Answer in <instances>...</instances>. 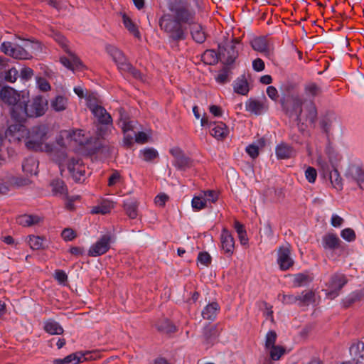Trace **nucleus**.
I'll use <instances>...</instances> for the list:
<instances>
[{"label":"nucleus","instance_id":"2f4dec72","mask_svg":"<svg viewBox=\"0 0 364 364\" xmlns=\"http://www.w3.org/2000/svg\"><path fill=\"white\" fill-rule=\"evenodd\" d=\"M220 58L219 53H217L214 50H206L201 55V60L207 65H215Z\"/></svg>","mask_w":364,"mask_h":364},{"label":"nucleus","instance_id":"6e6d98bb","mask_svg":"<svg viewBox=\"0 0 364 364\" xmlns=\"http://www.w3.org/2000/svg\"><path fill=\"white\" fill-rule=\"evenodd\" d=\"M121 71L129 73L136 79L141 78V73L140 71L133 67L130 63H128Z\"/></svg>","mask_w":364,"mask_h":364},{"label":"nucleus","instance_id":"09e8293b","mask_svg":"<svg viewBox=\"0 0 364 364\" xmlns=\"http://www.w3.org/2000/svg\"><path fill=\"white\" fill-rule=\"evenodd\" d=\"M269 349L270 358L274 360H278L282 355L285 353V349L282 346H275Z\"/></svg>","mask_w":364,"mask_h":364},{"label":"nucleus","instance_id":"20e7f679","mask_svg":"<svg viewBox=\"0 0 364 364\" xmlns=\"http://www.w3.org/2000/svg\"><path fill=\"white\" fill-rule=\"evenodd\" d=\"M33 48V43L29 41L24 43L23 47L15 45L9 41H4L1 45V51L7 55L19 60H28L32 58L30 50Z\"/></svg>","mask_w":364,"mask_h":364},{"label":"nucleus","instance_id":"393cba45","mask_svg":"<svg viewBox=\"0 0 364 364\" xmlns=\"http://www.w3.org/2000/svg\"><path fill=\"white\" fill-rule=\"evenodd\" d=\"M220 310V306L217 302L208 304L202 311V316L204 319L214 321Z\"/></svg>","mask_w":364,"mask_h":364},{"label":"nucleus","instance_id":"7ed1b4c3","mask_svg":"<svg viewBox=\"0 0 364 364\" xmlns=\"http://www.w3.org/2000/svg\"><path fill=\"white\" fill-rule=\"evenodd\" d=\"M48 128L45 124L37 125L31 130H26L25 145L29 150L53 153V159L59 164L60 169L63 171L62 163L66 159L67 154L65 149L53 152L52 145L45 143L48 139Z\"/></svg>","mask_w":364,"mask_h":364},{"label":"nucleus","instance_id":"680f3d73","mask_svg":"<svg viewBox=\"0 0 364 364\" xmlns=\"http://www.w3.org/2000/svg\"><path fill=\"white\" fill-rule=\"evenodd\" d=\"M198 261L204 266H208L211 262V257L207 252H202L198 254Z\"/></svg>","mask_w":364,"mask_h":364},{"label":"nucleus","instance_id":"aec40b11","mask_svg":"<svg viewBox=\"0 0 364 364\" xmlns=\"http://www.w3.org/2000/svg\"><path fill=\"white\" fill-rule=\"evenodd\" d=\"M321 92V88L315 82H307L304 86V95L302 99L312 100L318 96Z\"/></svg>","mask_w":364,"mask_h":364},{"label":"nucleus","instance_id":"9b49d317","mask_svg":"<svg viewBox=\"0 0 364 364\" xmlns=\"http://www.w3.org/2000/svg\"><path fill=\"white\" fill-rule=\"evenodd\" d=\"M28 104L25 100L20 99L18 102L11 105V116L16 122H21L28 117Z\"/></svg>","mask_w":364,"mask_h":364},{"label":"nucleus","instance_id":"c756f323","mask_svg":"<svg viewBox=\"0 0 364 364\" xmlns=\"http://www.w3.org/2000/svg\"><path fill=\"white\" fill-rule=\"evenodd\" d=\"M219 336L217 326H206L203 331V336L207 344L211 343Z\"/></svg>","mask_w":364,"mask_h":364},{"label":"nucleus","instance_id":"c9c22d12","mask_svg":"<svg viewBox=\"0 0 364 364\" xmlns=\"http://www.w3.org/2000/svg\"><path fill=\"white\" fill-rule=\"evenodd\" d=\"M39 221V217L32 215H23L17 218L18 223L24 227H29L37 224Z\"/></svg>","mask_w":364,"mask_h":364},{"label":"nucleus","instance_id":"f03ea898","mask_svg":"<svg viewBox=\"0 0 364 364\" xmlns=\"http://www.w3.org/2000/svg\"><path fill=\"white\" fill-rule=\"evenodd\" d=\"M282 106L286 115L295 117L299 129L304 132L308 123L313 127L317 121L318 112L312 100L302 99L300 95H290L282 101Z\"/></svg>","mask_w":364,"mask_h":364},{"label":"nucleus","instance_id":"dca6fc26","mask_svg":"<svg viewBox=\"0 0 364 364\" xmlns=\"http://www.w3.org/2000/svg\"><path fill=\"white\" fill-rule=\"evenodd\" d=\"M0 98L5 103L12 105L18 102L21 99L20 95L10 87L0 85Z\"/></svg>","mask_w":364,"mask_h":364},{"label":"nucleus","instance_id":"1a4fd4ad","mask_svg":"<svg viewBox=\"0 0 364 364\" xmlns=\"http://www.w3.org/2000/svg\"><path fill=\"white\" fill-rule=\"evenodd\" d=\"M277 263L279 268L286 271L294 265V260L291 257L290 245L289 244L283 245L278 249Z\"/></svg>","mask_w":364,"mask_h":364},{"label":"nucleus","instance_id":"4c0bfd02","mask_svg":"<svg viewBox=\"0 0 364 364\" xmlns=\"http://www.w3.org/2000/svg\"><path fill=\"white\" fill-rule=\"evenodd\" d=\"M50 186L55 195L65 196L67 194L66 186L62 180L55 179L51 182Z\"/></svg>","mask_w":364,"mask_h":364},{"label":"nucleus","instance_id":"f257e3e1","mask_svg":"<svg viewBox=\"0 0 364 364\" xmlns=\"http://www.w3.org/2000/svg\"><path fill=\"white\" fill-rule=\"evenodd\" d=\"M170 13L159 19L160 28L173 42L184 41L187 36L184 25L191 24L196 19V12L186 0H173L168 4Z\"/></svg>","mask_w":364,"mask_h":364},{"label":"nucleus","instance_id":"423d86ee","mask_svg":"<svg viewBox=\"0 0 364 364\" xmlns=\"http://www.w3.org/2000/svg\"><path fill=\"white\" fill-rule=\"evenodd\" d=\"M113 240V237L110 233L102 235L90 246L87 253L88 256L95 257L105 254L110 249Z\"/></svg>","mask_w":364,"mask_h":364},{"label":"nucleus","instance_id":"79ce46f5","mask_svg":"<svg viewBox=\"0 0 364 364\" xmlns=\"http://www.w3.org/2000/svg\"><path fill=\"white\" fill-rule=\"evenodd\" d=\"M123 23L124 26L128 29V31L132 33L135 37L139 38L140 36V33L136 28V25L133 23L132 19L127 16L126 14L122 16Z\"/></svg>","mask_w":364,"mask_h":364},{"label":"nucleus","instance_id":"37998d69","mask_svg":"<svg viewBox=\"0 0 364 364\" xmlns=\"http://www.w3.org/2000/svg\"><path fill=\"white\" fill-rule=\"evenodd\" d=\"M67 99L63 96H57L52 102L51 107L57 112H60L66 109Z\"/></svg>","mask_w":364,"mask_h":364},{"label":"nucleus","instance_id":"f8f14e48","mask_svg":"<svg viewBox=\"0 0 364 364\" xmlns=\"http://www.w3.org/2000/svg\"><path fill=\"white\" fill-rule=\"evenodd\" d=\"M90 110L99 124L103 125L112 124V116L102 105L94 106L90 105Z\"/></svg>","mask_w":364,"mask_h":364},{"label":"nucleus","instance_id":"f704fd0d","mask_svg":"<svg viewBox=\"0 0 364 364\" xmlns=\"http://www.w3.org/2000/svg\"><path fill=\"white\" fill-rule=\"evenodd\" d=\"M124 208L127 215L131 219H134L137 217L138 203L136 200L129 199L124 202Z\"/></svg>","mask_w":364,"mask_h":364},{"label":"nucleus","instance_id":"2eb2a0df","mask_svg":"<svg viewBox=\"0 0 364 364\" xmlns=\"http://www.w3.org/2000/svg\"><path fill=\"white\" fill-rule=\"evenodd\" d=\"M221 247L224 252L230 257L235 250V240L232 235L226 229H223L220 235Z\"/></svg>","mask_w":364,"mask_h":364},{"label":"nucleus","instance_id":"6ab92c4d","mask_svg":"<svg viewBox=\"0 0 364 364\" xmlns=\"http://www.w3.org/2000/svg\"><path fill=\"white\" fill-rule=\"evenodd\" d=\"M190 26L191 34L193 39L198 43H203L207 38L206 32L202 25L195 23V21Z\"/></svg>","mask_w":364,"mask_h":364},{"label":"nucleus","instance_id":"58836bf2","mask_svg":"<svg viewBox=\"0 0 364 364\" xmlns=\"http://www.w3.org/2000/svg\"><path fill=\"white\" fill-rule=\"evenodd\" d=\"M120 118L119 124L123 131L124 133H129V132H132L134 129V122L130 121L126 117H124L122 110L119 109Z\"/></svg>","mask_w":364,"mask_h":364},{"label":"nucleus","instance_id":"412c9836","mask_svg":"<svg viewBox=\"0 0 364 364\" xmlns=\"http://www.w3.org/2000/svg\"><path fill=\"white\" fill-rule=\"evenodd\" d=\"M4 181L9 184L10 189L25 186L31 183L30 180L27 178L15 177L11 173H6L4 176Z\"/></svg>","mask_w":364,"mask_h":364},{"label":"nucleus","instance_id":"a19ab883","mask_svg":"<svg viewBox=\"0 0 364 364\" xmlns=\"http://www.w3.org/2000/svg\"><path fill=\"white\" fill-rule=\"evenodd\" d=\"M234 90L238 94L246 95L249 92L247 81L245 79H237L235 82Z\"/></svg>","mask_w":364,"mask_h":364},{"label":"nucleus","instance_id":"39448f33","mask_svg":"<svg viewBox=\"0 0 364 364\" xmlns=\"http://www.w3.org/2000/svg\"><path fill=\"white\" fill-rule=\"evenodd\" d=\"M240 40L233 38L230 41L226 40L223 45L218 46L220 59L226 65H231L238 56Z\"/></svg>","mask_w":364,"mask_h":364},{"label":"nucleus","instance_id":"6e6552de","mask_svg":"<svg viewBox=\"0 0 364 364\" xmlns=\"http://www.w3.org/2000/svg\"><path fill=\"white\" fill-rule=\"evenodd\" d=\"M347 283V279L344 274H335L331 277L328 282V287L329 291L327 293V296L330 299H333L339 294L340 290Z\"/></svg>","mask_w":364,"mask_h":364},{"label":"nucleus","instance_id":"13d9d810","mask_svg":"<svg viewBox=\"0 0 364 364\" xmlns=\"http://www.w3.org/2000/svg\"><path fill=\"white\" fill-rule=\"evenodd\" d=\"M341 236L348 242L353 241L355 239V233L351 228H346L341 232Z\"/></svg>","mask_w":364,"mask_h":364},{"label":"nucleus","instance_id":"e2e57ef3","mask_svg":"<svg viewBox=\"0 0 364 364\" xmlns=\"http://www.w3.org/2000/svg\"><path fill=\"white\" fill-rule=\"evenodd\" d=\"M36 82L41 91L46 92L50 90V85L46 79L41 77H36Z\"/></svg>","mask_w":364,"mask_h":364},{"label":"nucleus","instance_id":"ddd939ff","mask_svg":"<svg viewBox=\"0 0 364 364\" xmlns=\"http://www.w3.org/2000/svg\"><path fill=\"white\" fill-rule=\"evenodd\" d=\"M106 50L120 70L129 63L124 53L115 46L108 45L106 46Z\"/></svg>","mask_w":364,"mask_h":364},{"label":"nucleus","instance_id":"c03bdc74","mask_svg":"<svg viewBox=\"0 0 364 364\" xmlns=\"http://www.w3.org/2000/svg\"><path fill=\"white\" fill-rule=\"evenodd\" d=\"M140 154L145 161H152L159 157L158 151L154 148H146L140 151Z\"/></svg>","mask_w":364,"mask_h":364},{"label":"nucleus","instance_id":"4d7b16f0","mask_svg":"<svg viewBox=\"0 0 364 364\" xmlns=\"http://www.w3.org/2000/svg\"><path fill=\"white\" fill-rule=\"evenodd\" d=\"M305 177L309 183H314L317 177L316 170L313 167L309 166L305 171Z\"/></svg>","mask_w":364,"mask_h":364},{"label":"nucleus","instance_id":"e433bc0d","mask_svg":"<svg viewBox=\"0 0 364 364\" xmlns=\"http://www.w3.org/2000/svg\"><path fill=\"white\" fill-rule=\"evenodd\" d=\"M73 166L74 165L73 164H67L68 170L73 179L77 182L83 180V177L85 173V167L83 166L77 165V172H75V168Z\"/></svg>","mask_w":364,"mask_h":364},{"label":"nucleus","instance_id":"a18cd8bd","mask_svg":"<svg viewBox=\"0 0 364 364\" xmlns=\"http://www.w3.org/2000/svg\"><path fill=\"white\" fill-rule=\"evenodd\" d=\"M113 208V205L109 202H105L100 205L95 206L91 210V213L93 214H102L105 215L110 212L112 208Z\"/></svg>","mask_w":364,"mask_h":364},{"label":"nucleus","instance_id":"3c124183","mask_svg":"<svg viewBox=\"0 0 364 364\" xmlns=\"http://www.w3.org/2000/svg\"><path fill=\"white\" fill-rule=\"evenodd\" d=\"M157 329L164 333H173L176 331V327L171 323L166 320L157 324Z\"/></svg>","mask_w":364,"mask_h":364},{"label":"nucleus","instance_id":"b1692460","mask_svg":"<svg viewBox=\"0 0 364 364\" xmlns=\"http://www.w3.org/2000/svg\"><path fill=\"white\" fill-rule=\"evenodd\" d=\"M340 239L333 233H328L322 237V246L325 250H335L339 247Z\"/></svg>","mask_w":364,"mask_h":364},{"label":"nucleus","instance_id":"c85d7f7f","mask_svg":"<svg viewBox=\"0 0 364 364\" xmlns=\"http://www.w3.org/2000/svg\"><path fill=\"white\" fill-rule=\"evenodd\" d=\"M245 107L247 111L254 113L257 115L261 114L266 109L263 102L251 99L246 102Z\"/></svg>","mask_w":364,"mask_h":364},{"label":"nucleus","instance_id":"cd10ccee","mask_svg":"<svg viewBox=\"0 0 364 364\" xmlns=\"http://www.w3.org/2000/svg\"><path fill=\"white\" fill-rule=\"evenodd\" d=\"M215 127L211 129L210 134L217 139H223L229 134V129L225 124L223 122H219L218 124H214Z\"/></svg>","mask_w":364,"mask_h":364},{"label":"nucleus","instance_id":"5fc2aeb1","mask_svg":"<svg viewBox=\"0 0 364 364\" xmlns=\"http://www.w3.org/2000/svg\"><path fill=\"white\" fill-rule=\"evenodd\" d=\"M277 333L274 331H269L266 335L265 339V348L269 349L273 346H275L277 340Z\"/></svg>","mask_w":364,"mask_h":364},{"label":"nucleus","instance_id":"49530a36","mask_svg":"<svg viewBox=\"0 0 364 364\" xmlns=\"http://www.w3.org/2000/svg\"><path fill=\"white\" fill-rule=\"evenodd\" d=\"M192 208L195 210H200L206 205V200L202 195L194 196L191 201Z\"/></svg>","mask_w":364,"mask_h":364},{"label":"nucleus","instance_id":"5701e85b","mask_svg":"<svg viewBox=\"0 0 364 364\" xmlns=\"http://www.w3.org/2000/svg\"><path fill=\"white\" fill-rule=\"evenodd\" d=\"M276 155L279 159H287L295 155L294 149L285 143H281L276 147Z\"/></svg>","mask_w":364,"mask_h":364},{"label":"nucleus","instance_id":"f3484780","mask_svg":"<svg viewBox=\"0 0 364 364\" xmlns=\"http://www.w3.org/2000/svg\"><path fill=\"white\" fill-rule=\"evenodd\" d=\"M91 359H92V356L90 353H86L85 354L72 353L63 359H55L53 363L54 364H77L84 360Z\"/></svg>","mask_w":364,"mask_h":364},{"label":"nucleus","instance_id":"0eeeda50","mask_svg":"<svg viewBox=\"0 0 364 364\" xmlns=\"http://www.w3.org/2000/svg\"><path fill=\"white\" fill-rule=\"evenodd\" d=\"M47 105V101L43 97L38 95L33 97L28 104V117H38L44 114Z\"/></svg>","mask_w":364,"mask_h":364},{"label":"nucleus","instance_id":"0e129e2a","mask_svg":"<svg viewBox=\"0 0 364 364\" xmlns=\"http://www.w3.org/2000/svg\"><path fill=\"white\" fill-rule=\"evenodd\" d=\"M61 236L65 241H71L76 237V233L71 228H65L62 231Z\"/></svg>","mask_w":364,"mask_h":364},{"label":"nucleus","instance_id":"8fccbe9b","mask_svg":"<svg viewBox=\"0 0 364 364\" xmlns=\"http://www.w3.org/2000/svg\"><path fill=\"white\" fill-rule=\"evenodd\" d=\"M330 180L332 185L338 189L342 188L341 178L339 175L338 171L336 169H333L330 173Z\"/></svg>","mask_w":364,"mask_h":364},{"label":"nucleus","instance_id":"7c9ffc66","mask_svg":"<svg viewBox=\"0 0 364 364\" xmlns=\"http://www.w3.org/2000/svg\"><path fill=\"white\" fill-rule=\"evenodd\" d=\"M314 279V277L309 273H299L294 275L293 284L295 287H304L308 285Z\"/></svg>","mask_w":364,"mask_h":364},{"label":"nucleus","instance_id":"bf43d9fd","mask_svg":"<svg viewBox=\"0 0 364 364\" xmlns=\"http://www.w3.org/2000/svg\"><path fill=\"white\" fill-rule=\"evenodd\" d=\"M281 301L284 304L287 305L298 304V295L282 294Z\"/></svg>","mask_w":364,"mask_h":364},{"label":"nucleus","instance_id":"bb28decb","mask_svg":"<svg viewBox=\"0 0 364 364\" xmlns=\"http://www.w3.org/2000/svg\"><path fill=\"white\" fill-rule=\"evenodd\" d=\"M363 350L364 343L361 341L354 343L350 347V354L352 356L353 360H355V363L358 362V360H364V353H363Z\"/></svg>","mask_w":364,"mask_h":364},{"label":"nucleus","instance_id":"ea45409f","mask_svg":"<svg viewBox=\"0 0 364 364\" xmlns=\"http://www.w3.org/2000/svg\"><path fill=\"white\" fill-rule=\"evenodd\" d=\"M314 301V294L312 291H303L298 295V304L306 306Z\"/></svg>","mask_w":364,"mask_h":364},{"label":"nucleus","instance_id":"4be33fe9","mask_svg":"<svg viewBox=\"0 0 364 364\" xmlns=\"http://www.w3.org/2000/svg\"><path fill=\"white\" fill-rule=\"evenodd\" d=\"M252 48L258 52L269 55L271 51L269 48L268 42L265 37L259 36L253 38L250 42Z\"/></svg>","mask_w":364,"mask_h":364},{"label":"nucleus","instance_id":"774afa93","mask_svg":"<svg viewBox=\"0 0 364 364\" xmlns=\"http://www.w3.org/2000/svg\"><path fill=\"white\" fill-rule=\"evenodd\" d=\"M218 82L224 84L229 81L228 79V71L226 69L223 70L215 77Z\"/></svg>","mask_w":364,"mask_h":364},{"label":"nucleus","instance_id":"4468645a","mask_svg":"<svg viewBox=\"0 0 364 364\" xmlns=\"http://www.w3.org/2000/svg\"><path fill=\"white\" fill-rule=\"evenodd\" d=\"M8 61L7 58L0 56V71L4 70V78L6 82L14 83L18 77V70L14 67L6 69Z\"/></svg>","mask_w":364,"mask_h":364},{"label":"nucleus","instance_id":"a211bd4d","mask_svg":"<svg viewBox=\"0 0 364 364\" xmlns=\"http://www.w3.org/2000/svg\"><path fill=\"white\" fill-rule=\"evenodd\" d=\"M26 127L21 124L10 125L5 132L6 137H9V141H20L26 133Z\"/></svg>","mask_w":364,"mask_h":364},{"label":"nucleus","instance_id":"9d476101","mask_svg":"<svg viewBox=\"0 0 364 364\" xmlns=\"http://www.w3.org/2000/svg\"><path fill=\"white\" fill-rule=\"evenodd\" d=\"M170 153L174 157L173 164L177 168L185 170L192 166V160L186 156L180 148H172L170 149Z\"/></svg>","mask_w":364,"mask_h":364},{"label":"nucleus","instance_id":"de8ad7c7","mask_svg":"<svg viewBox=\"0 0 364 364\" xmlns=\"http://www.w3.org/2000/svg\"><path fill=\"white\" fill-rule=\"evenodd\" d=\"M352 174L361 189H364V173L359 167H355L352 170Z\"/></svg>","mask_w":364,"mask_h":364},{"label":"nucleus","instance_id":"864d4df0","mask_svg":"<svg viewBox=\"0 0 364 364\" xmlns=\"http://www.w3.org/2000/svg\"><path fill=\"white\" fill-rule=\"evenodd\" d=\"M43 240L39 236H29L28 243L31 249L40 250L43 248Z\"/></svg>","mask_w":364,"mask_h":364},{"label":"nucleus","instance_id":"603ef678","mask_svg":"<svg viewBox=\"0 0 364 364\" xmlns=\"http://www.w3.org/2000/svg\"><path fill=\"white\" fill-rule=\"evenodd\" d=\"M34 75V72L33 69L28 67H23L20 73L18 72V77H20L22 81H28L30 80Z\"/></svg>","mask_w":364,"mask_h":364},{"label":"nucleus","instance_id":"a878e982","mask_svg":"<svg viewBox=\"0 0 364 364\" xmlns=\"http://www.w3.org/2000/svg\"><path fill=\"white\" fill-rule=\"evenodd\" d=\"M38 166V161L33 157L26 158L22 164L23 171L30 175L37 174Z\"/></svg>","mask_w":364,"mask_h":364},{"label":"nucleus","instance_id":"69168bd1","mask_svg":"<svg viewBox=\"0 0 364 364\" xmlns=\"http://www.w3.org/2000/svg\"><path fill=\"white\" fill-rule=\"evenodd\" d=\"M201 195L204 197V198H205L206 202L210 201L212 203H215L218 198V193L215 191L211 190L204 191Z\"/></svg>","mask_w":364,"mask_h":364},{"label":"nucleus","instance_id":"72a5a7b5","mask_svg":"<svg viewBox=\"0 0 364 364\" xmlns=\"http://www.w3.org/2000/svg\"><path fill=\"white\" fill-rule=\"evenodd\" d=\"M44 329L47 333L52 335H61L64 331L63 327L53 320L46 321Z\"/></svg>","mask_w":364,"mask_h":364},{"label":"nucleus","instance_id":"473e14b6","mask_svg":"<svg viewBox=\"0 0 364 364\" xmlns=\"http://www.w3.org/2000/svg\"><path fill=\"white\" fill-rule=\"evenodd\" d=\"M60 63L67 68L73 70L81 65L80 59L73 54H70L69 58L61 57Z\"/></svg>","mask_w":364,"mask_h":364},{"label":"nucleus","instance_id":"338daca9","mask_svg":"<svg viewBox=\"0 0 364 364\" xmlns=\"http://www.w3.org/2000/svg\"><path fill=\"white\" fill-rule=\"evenodd\" d=\"M54 278L60 284H64L68 279V275L63 270L58 269L55 272Z\"/></svg>","mask_w":364,"mask_h":364},{"label":"nucleus","instance_id":"052dcab7","mask_svg":"<svg viewBox=\"0 0 364 364\" xmlns=\"http://www.w3.org/2000/svg\"><path fill=\"white\" fill-rule=\"evenodd\" d=\"M84 136V132L83 130L78 129L75 132H73V135H71V137L79 144L83 145L87 142V139H82L81 138Z\"/></svg>","mask_w":364,"mask_h":364}]
</instances>
